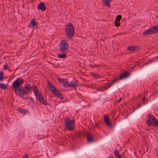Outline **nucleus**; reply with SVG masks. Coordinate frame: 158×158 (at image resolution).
<instances>
[{"mask_svg":"<svg viewBox=\"0 0 158 158\" xmlns=\"http://www.w3.org/2000/svg\"><path fill=\"white\" fill-rule=\"evenodd\" d=\"M57 79L58 81L63 84L66 88L68 87V85L69 83V81L67 79L64 78H61L60 77H57Z\"/></svg>","mask_w":158,"mask_h":158,"instance_id":"nucleus-8","label":"nucleus"},{"mask_svg":"<svg viewBox=\"0 0 158 158\" xmlns=\"http://www.w3.org/2000/svg\"><path fill=\"white\" fill-rule=\"evenodd\" d=\"M23 83V80L21 78H18L12 84V88L15 94L22 98H23L25 94L31 92V89L33 90L35 95L38 100L41 102L44 99L42 95L40 93L37 87L33 85L31 87L29 84L26 85L23 88L21 85Z\"/></svg>","mask_w":158,"mask_h":158,"instance_id":"nucleus-1","label":"nucleus"},{"mask_svg":"<svg viewBox=\"0 0 158 158\" xmlns=\"http://www.w3.org/2000/svg\"><path fill=\"white\" fill-rule=\"evenodd\" d=\"M23 158H28V154L26 153L24 156H23Z\"/></svg>","mask_w":158,"mask_h":158,"instance_id":"nucleus-30","label":"nucleus"},{"mask_svg":"<svg viewBox=\"0 0 158 158\" xmlns=\"http://www.w3.org/2000/svg\"><path fill=\"white\" fill-rule=\"evenodd\" d=\"M130 76V73L127 71L121 73L119 75V77L118 79V80H121L123 79L126 78Z\"/></svg>","mask_w":158,"mask_h":158,"instance_id":"nucleus-7","label":"nucleus"},{"mask_svg":"<svg viewBox=\"0 0 158 158\" xmlns=\"http://www.w3.org/2000/svg\"><path fill=\"white\" fill-rule=\"evenodd\" d=\"M46 9L45 4L44 2H42L38 4V9L41 10L42 11H44Z\"/></svg>","mask_w":158,"mask_h":158,"instance_id":"nucleus-11","label":"nucleus"},{"mask_svg":"<svg viewBox=\"0 0 158 158\" xmlns=\"http://www.w3.org/2000/svg\"><path fill=\"white\" fill-rule=\"evenodd\" d=\"M9 71L10 72V70H9Z\"/></svg>","mask_w":158,"mask_h":158,"instance_id":"nucleus-41","label":"nucleus"},{"mask_svg":"<svg viewBox=\"0 0 158 158\" xmlns=\"http://www.w3.org/2000/svg\"><path fill=\"white\" fill-rule=\"evenodd\" d=\"M94 75L95 77H96V76L97 77H98V75L97 74H94Z\"/></svg>","mask_w":158,"mask_h":158,"instance_id":"nucleus-36","label":"nucleus"},{"mask_svg":"<svg viewBox=\"0 0 158 158\" xmlns=\"http://www.w3.org/2000/svg\"><path fill=\"white\" fill-rule=\"evenodd\" d=\"M117 80H118V79H115L114 81H113L112 83L110 84L109 83H107L106 84V85H108V87H107L106 88L107 89H108L109 88H110L115 82Z\"/></svg>","mask_w":158,"mask_h":158,"instance_id":"nucleus-24","label":"nucleus"},{"mask_svg":"<svg viewBox=\"0 0 158 158\" xmlns=\"http://www.w3.org/2000/svg\"><path fill=\"white\" fill-rule=\"evenodd\" d=\"M107 87H100V91L103 92L105 91L107 89Z\"/></svg>","mask_w":158,"mask_h":158,"instance_id":"nucleus-28","label":"nucleus"},{"mask_svg":"<svg viewBox=\"0 0 158 158\" xmlns=\"http://www.w3.org/2000/svg\"><path fill=\"white\" fill-rule=\"evenodd\" d=\"M4 74L2 71H0V81H2L3 80Z\"/></svg>","mask_w":158,"mask_h":158,"instance_id":"nucleus-22","label":"nucleus"},{"mask_svg":"<svg viewBox=\"0 0 158 158\" xmlns=\"http://www.w3.org/2000/svg\"><path fill=\"white\" fill-rule=\"evenodd\" d=\"M7 66L6 65L4 64L3 66V69L4 70H6L7 69Z\"/></svg>","mask_w":158,"mask_h":158,"instance_id":"nucleus-31","label":"nucleus"},{"mask_svg":"<svg viewBox=\"0 0 158 158\" xmlns=\"http://www.w3.org/2000/svg\"><path fill=\"white\" fill-rule=\"evenodd\" d=\"M95 87H95H95H94V86H93V88H95Z\"/></svg>","mask_w":158,"mask_h":158,"instance_id":"nucleus-39","label":"nucleus"},{"mask_svg":"<svg viewBox=\"0 0 158 158\" xmlns=\"http://www.w3.org/2000/svg\"><path fill=\"white\" fill-rule=\"evenodd\" d=\"M49 88L51 92L56 95L57 96L60 98H62L63 96L60 91L58 90L52 84L50 83L49 85Z\"/></svg>","mask_w":158,"mask_h":158,"instance_id":"nucleus-5","label":"nucleus"},{"mask_svg":"<svg viewBox=\"0 0 158 158\" xmlns=\"http://www.w3.org/2000/svg\"><path fill=\"white\" fill-rule=\"evenodd\" d=\"M154 117L151 114H149L148 116V120L146 121V123L149 126H151L152 125V118Z\"/></svg>","mask_w":158,"mask_h":158,"instance_id":"nucleus-9","label":"nucleus"},{"mask_svg":"<svg viewBox=\"0 0 158 158\" xmlns=\"http://www.w3.org/2000/svg\"><path fill=\"white\" fill-rule=\"evenodd\" d=\"M57 56L58 58H64L66 57V53L64 52H63L62 54H58Z\"/></svg>","mask_w":158,"mask_h":158,"instance_id":"nucleus-17","label":"nucleus"},{"mask_svg":"<svg viewBox=\"0 0 158 158\" xmlns=\"http://www.w3.org/2000/svg\"><path fill=\"white\" fill-rule=\"evenodd\" d=\"M113 0H103L102 1L105 6H107L108 7H110V3Z\"/></svg>","mask_w":158,"mask_h":158,"instance_id":"nucleus-15","label":"nucleus"},{"mask_svg":"<svg viewBox=\"0 0 158 158\" xmlns=\"http://www.w3.org/2000/svg\"><path fill=\"white\" fill-rule=\"evenodd\" d=\"M42 104L44 105H47L48 104L47 102L44 99L41 102Z\"/></svg>","mask_w":158,"mask_h":158,"instance_id":"nucleus-27","label":"nucleus"},{"mask_svg":"<svg viewBox=\"0 0 158 158\" xmlns=\"http://www.w3.org/2000/svg\"><path fill=\"white\" fill-rule=\"evenodd\" d=\"M122 18V16L121 15H118L117 16L115 19V20L116 21L119 22Z\"/></svg>","mask_w":158,"mask_h":158,"instance_id":"nucleus-26","label":"nucleus"},{"mask_svg":"<svg viewBox=\"0 0 158 158\" xmlns=\"http://www.w3.org/2000/svg\"><path fill=\"white\" fill-rule=\"evenodd\" d=\"M74 136L75 138H78L79 137L81 138L83 137V134L82 132L79 131L74 134Z\"/></svg>","mask_w":158,"mask_h":158,"instance_id":"nucleus-14","label":"nucleus"},{"mask_svg":"<svg viewBox=\"0 0 158 158\" xmlns=\"http://www.w3.org/2000/svg\"><path fill=\"white\" fill-rule=\"evenodd\" d=\"M50 63V64H52V63Z\"/></svg>","mask_w":158,"mask_h":158,"instance_id":"nucleus-40","label":"nucleus"},{"mask_svg":"<svg viewBox=\"0 0 158 158\" xmlns=\"http://www.w3.org/2000/svg\"><path fill=\"white\" fill-rule=\"evenodd\" d=\"M136 48L134 46H130L128 47L127 48V49L131 51H134L136 49Z\"/></svg>","mask_w":158,"mask_h":158,"instance_id":"nucleus-21","label":"nucleus"},{"mask_svg":"<svg viewBox=\"0 0 158 158\" xmlns=\"http://www.w3.org/2000/svg\"><path fill=\"white\" fill-rule=\"evenodd\" d=\"M115 156L116 158H121V155L119 154L117 150L114 151Z\"/></svg>","mask_w":158,"mask_h":158,"instance_id":"nucleus-18","label":"nucleus"},{"mask_svg":"<svg viewBox=\"0 0 158 158\" xmlns=\"http://www.w3.org/2000/svg\"><path fill=\"white\" fill-rule=\"evenodd\" d=\"M119 24H120V23H119V22H118V21L115 20V25L116 27H118L119 25Z\"/></svg>","mask_w":158,"mask_h":158,"instance_id":"nucleus-29","label":"nucleus"},{"mask_svg":"<svg viewBox=\"0 0 158 158\" xmlns=\"http://www.w3.org/2000/svg\"><path fill=\"white\" fill-rule=\"evenodd\" d=\"M117 80H118V79H115L114 81H113L112 83L110 84L109 83H107L106 84V85H108V87H107L106 88L107 89H108L109 88H110L115 82Z\"/></svg>","mask_w":158,"mask_h":158,"instance_id":"nucleus-25","label":"nucleus"},{"mask_svg":"<svg viewBox=\"0 0 158 158\" xmlns=\"http://www.w3.org/2000/svg\"><path fill=\"white\" fill-rule=\"evenodd\" d=\"M77 83L78 81L76 79H74L73 80H72L70 83L69 82L67 87L75 88L77 86Z\"/></svg>","mask_w":158,"mask_h":158,"instance_id":"nucleus-10","label":"nucleus"},{"mask_svg":"<svg viewBox=\"0 0 158 158\" xmlns=\"http://www.w3.org/2000/svg\"><path fill=\"white\" fill-rule=\"evenodd\" d=\"M106 86H105V87H108V85H106Z\"/></svg>","mask_w":158,"mask_h":158,"instance_id":"nucleus-38","label":"nucleus"},{"mask_svg":"<svg viewBox=\"0 0 158 158\" xmlns=\"http://www.w3.org/2000/svg\"><path fill=\"white\" fill-rule=\"evenodd\" d=\"M152 60H151V61H150V62H152Z\"/></svg>","mask_w":158,"mask_h":158,"instance_id":"nucleus-42","label":"nucleus"},{"mask_svg":"<svg viewBox=\"0 0 158 158\" xmlns=\"http://www.w3.org/2000/svg\"><path fill=\"white\" fill-rule=\"evenodd\" d=\"M31 24L33 27L37 24V23H36V20L35 19H32L31 20Z\"/></svg>","mask_w":158,"mask_h":158,"instance_id":"nucleus-23","label":"nucleus"},{"mask_svg":"<svg viewBox=\"0 0 158 158\" xmlns=\"http://www.w3.org/2000/svg\"><path fill=\"white\" fill-rule=\"evenodd\" d=\"M74 27L72 24L69 23L67 25L65 28V34L67 37L71 39L74 35Z\"/></svg>","mask_w":158,"mask_h":158,"instance_id":"nucleus-2","label":"nucleus"},{"mask_svg":"<svg viewBox=\"0 0 158 158\" xmlns=\"http://www.w3.org/2000/svg\"><path fill=\"white\" fill-rule=\"evenodd\" d=\"M59 48L60 52H65L69 48V44L65 40H62L59 44Z\"/></svg>","mask_w":158,"mask_h":158,"instance_id":"nucleus-6","label":"nucleus"},{"mask_svg":"<svg viewBox=\"0 0 158 158\" xmlns=\"http://www.w3.org/2000/svg\"><path fill=\"white\" fill-rule=\"evenodd\" d=\"M18 110L19 112L23 114H25L28 112V111L27 110L23 109L22 108L19 109Z\"/></svg>","mask_w":158,"mask_h":158,"instance_id":"nucleus-19","label":"nucleus"},{"mask_svg":"<svg viewBox=\"0 0 158 158\" xmlns=\"http://www.w3.org/2000/svg\"><path fill=\"white\" fill-rule=\"evenodd\" d=\"M105 122L107 125V126L109 127H111V124L110 123V120L108 116H104Z\"/></svg>","mask_w":158,"mask_h":158,"instance_id":"nucleus-13","label":"nucleus"},{"mask_svg":"<svg viewBox=\"0 0 158 158\" xmlns=\"http://www.w3.org/2000/svg\"><path fill=\"white\" fill-rule=\"evenodd\" d=\"M158 32V25H155L144 31L143 32V35L145 36L148 35L150 34H152L155 33H157Z\"/></svg>","mask_w":158,"mask_h":158,"instance_id":"nucleus-4","label":"nucleus"},{"mask_svg":"<svg viewBox=\"0 0 158 158\" xmlns=\"http://www.w3.org/2000/svg\"><path fill=\"white\" fill-rule=\"evenodd\" d=\"M145 98H146V97H144L142 98V100H143V101H145Z\"/></svg>","mask_w":158,"mask_h":158,"instance_id":"nucleus-34","label":"nucleus"},{"mask_svg":"<svg viewBox=\"0 0 158 158\" xmlns=\"http://www.w3.org/2000/svg\"><path fill=\"white\" fill-rule=\"evenodd\" d=\"M86 138L88 141L89 142H91L93 141V138L92 135L90 133H88L86 135Z\"/></svg>","mask_w":158,"mask_h":158,"instance_id":"nucleus-12","label":"nucleus"},{"mask_svg":"<svg viewBox=\"0 0 158 158\" xmlns=\"http://www.w3.org/2000/svg\"><path fill=\"white\" fill-rule=\"evenodd\" d=\"M64 123L66 128L69 131L73 130L74 128V121L70 118H66Z\"/></svg>","mask_w":158,"mask_h":158,"instance_id":"nucleus-3","label":"nucleus"},{"mask_svg":"<svg viewBox=\"0 0 158 158\" xmlns=\"http://www.w3.org/2000/svg\"><path fill=\"white\" fill-rule=\"evenodd\" d=\"M47 83H49V85H50V83L49 82V81H48V82H47ZM49 88V89H50Z\"/></svg>","mask_w":158,"mask_h":158,"instance_id":"nucleus-37","label":"nucleus"},{"mask_svg":"<svg viewBox=\"0 0 158 158\" xmlns=\"http://www.w3.org/2000/svg\"><path fill=\"white\" fill-rule=\"evenodd\" d=\"M141 105H140V104H138L137 105L136 108H138L139 107H141Z\"/></svg>","mask_w":158,"mask_h":158,"instance_id":"nucleus-32","label":"nucleus"},{"mask_svg":"<svg viewBox=\"0 0 158 158\" xmlns=\"http://www.w3.org/2000/svg\"><path fill=\"white\" fill-rule=\"evenodd\" d=\"M152 122L153 124L152 125L153 126L157 127L158 125V121L155 117H153L152 118Z\"/></svg>","mask_w":158,"mask_h":158,"instance_id":"nucleus-16","label":"nucleus"},{"mask_svg":"<svg viewBox=\"0 0 158 158\" xmlns=\"http://www.w3.org/2000/svg\"><path fill=\"white\" fill-rule=\"evenodd\" d=\"M121 100V98H120L118 101V102H120Z\"/></svg>","mask_w":158,"mask_h":158,"instance_id":"nucleus-35","label":"nucleus"},{"mask_svg":"<svg viewBox=\"0 0 158 158\" xmlns=\"http://www.w3.org/2000/svg\"><path fill=\"white\" fill-rule=\"evenodd\" d=\"M95 89H97L98 91H100V87L98 88V87H95Z\"/></svg>","mask_w":158,"mask_h":158,"instance_id":"nucleus-33","label":"nucleus"},{"mask_svg":"<svg viewBox=\"0 0 158 158\" xmlns=\"http://www.w3.org/2000/svg\"><path fill=\"white\" fill-rule=\"evenodd\" d=\"M0 88L2 89H7V86L3 83H0Z\"/></svg>","mask_w":158,"mask_h":158,"instance_id":"nucleus-20","label":"nucleus"}]
</instances>
